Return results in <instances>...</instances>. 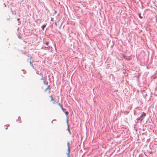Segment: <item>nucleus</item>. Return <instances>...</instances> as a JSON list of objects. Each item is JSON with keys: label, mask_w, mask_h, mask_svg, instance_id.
Listing matches in <instances>:
<instances>
[{"label": "nucleus", "mask_w": 157, "mask_h": 157, "mask_svg": "<svg viewBox=\"0 0 157 157\" xmlns=\"http://www.w3.org/2000/svg\"><path fill=\"white\" fill-rule=\"evenodd\" d=\"M67 151L68 153H67V155H70V144L69 142H67Z\"/></svg>", "instance_id": "1"}, {"label": "nucleus", "mask_w": 157, "mask_h": 157, "mask_svg": "<svg viewBox=\"0 0 157 157\" xmlns=\"http://www.w3.org/2000/svg\"><path fill=\"white\" fill-rule=\"evenodd\" d=\"M145 116L146 113L143 112L142 115L140 116V118H139V119H140V118H141V120H142Z\"/></svg>", "instance_id": "2"}, {"label": "nucleus", "mask_w": 157, "mask_h": 157, "mask_svg": "<svg viewBox=\"0 0 157 157\" xmlns=\"http://www.w3.org/2000/svg\"><path fill=\"white\" fill-rule=\"evenodd\" d=\"M41 76L42 77L40 79V80L43 81V83L44 84L47 85L48 84V82L46 83L45 79H44V78L43 77L42 75Z\"/></svg>", "instance_id": "3"}, {"label": "nucleus", "mask_w": 157, "mask_h": 157, "mask_svg": "<svg viewBox=\"0 0 157 157\" xmlns=\"http://www.w3.org/2000/svg\"><path fill=\"white\" fill-rule=\"evenodd\" d=\"M50 85H48V86H47V87L45 90H44V91L45 92L46 91L48 90H49V92L50 93Z\"/></svg>", "instance_id": "4"}, {"label": "nucleus", "mask_w": 157, "mask_h": 157, "mask_svg": "<svg viewBox=\"0 0 157 157\" xmlns=\"http://www.w3.org/2000/svg\"><path fill=\"white\" fill-rule=\"evenodd\" d=\"M49 97L50 98H51V101H52L54 100V99L52 95H51L49 96Z\"/></svg>", "instance_id": "5"}, {"label": "nucleus", "mask_w": 157, "mask_h": 157, "mask_svg": "<svg viewBox=\"0 0 157 157\" xmlns=\"http://www.w3.org/2000/svg\"><path fill=\"white\" fill-rule=\"evenodd\" d=\"M46 26V25H43L41 27L42 28L43 30H44V28Z\"/></svg>", "instance_id": "6"}, {"label": "nucleus", "mask_w": 157, "mask_h": 157, "mask_svg": "<svg viewBox=\"0 0 157 157\" xmlns=\"http://www.w3.org/2000/svg\"><path fill=\"white\" fill-rule=\"evenodd\" d=\"M30 64L31 66H32L33 67V63L32 62L30 61Z\"/></svg>", "instance_id": "7"}, {"label": "nucleus", "mask_w": 157, "mask_h": 157, "mask_svg": "<svg viewBox=\"0 0 157 157\" xmlns=\"http://www.w3.org/2000/svg\"><path fill=\"white\" fill-rule=\"evenodd\" d=\"M139 17L141 19H142V17L141 16V14L140 13H139Z\"/></svg>", "instance_id": "8"}, {"label": "nucleus", "mask_w": 157, "mask_h": 157, "mask_svg": "<svg viewBox=\"0 0 157 157\" xmlns=\"http://www.w3.org/2000/svg\"><path fill=\"white\" fill-rule=\"evenodd\" d=\"M58 105H59V106L61 108H62V106H62V105H61V104H60V103H59L58 104Z\"/></svg>", "instance_id": "9"}, {"label": "nucleus", "mask_w": 157, "mask_h": 157, "mask_svg": "<svg viewBox=\"0 0 157 157\" xmlns=\"http://www.w3.org/2000/svg\"><path fill=\"white\" fill-rule=\"evenodd\" d=\"M53 101V104H56V102L55 101V100H54L53 101Z\"/></svg>", "instance_id": "10"}, {"label": "nucleus", "mask_w": 157, "mask_h": 157, "mask_svg": "<svg viewBox=\"0 0 157 157\" xmlns=\"http://www.w3.org/2000/svg\"><path fill=\"white\" fill-rule=\"evenodd\" d=\"M61 108V109H62V110L64 112V110H65V109L63 108V106H62V108Z\"/></svg>", "instance_id": "11"}, {"label": "nucleus", "mask_w": 157, "mask_h": 157, "mask_svg": "<svg viewBox=\"0 0 157 157\" xmlns=\"http://www.w3.org/2000/svg\"><path fill=\"white\" fill-rule=\"evenodd\" d=\"M48 44H49V42H46V43H45V44H46V45H48Z\"/></svg>", "instance_id": "12"}, {"label": "nucleus", "mask_w": 157, "mask_h": 157, "mask_svg": "<svg viewBox=\"0 0 157 157\" xmlns=\"http://www.w3.org/2000/svg\"><path fill=\"white\" fill-rule=\"evenodd\" d=\"M65 113L67 114H68V112H66Z\"/></svg>", "instance_id": "13"}, {"label": "nucleus", "mask_w": 157, "mask_h": 157, "mask_svg": "<svg viewBox=\"0 0 157 157\" xmlns=\"http://www.w3.org/2000/svg\"><path fill=\"white\" fill-rule=\"evenodd\" d=\"M67 157H70V155H67Z\"/></svg>", "instance_id": "14"}, {"label": "nucleus", "mask_w": 157, "mask_h": 157, "mask_svg": "<svg viewBox=\"0 0 157 157\" xmlns=\"http://www.w3.org/2000/svg\"><path fill=\"white\" fill-rule=\"evenodd\" d=\"M4 4L5 5V6H6V5L4 3Z\"/></svg>", "instance_id": "15"}, {"label": "nucleus", "mask_w": 157, "mask_h": 157, "mask_svg": "<svg viewBox=\"0 0 157 157\" xmlns=\"http://www.w3.org/2000/svg\"><path fill=\"white\" fill-rule=\"evenodd\" d=\"M19 20V19L18 18V19H17V20H18H18Z\"/></svg>", "instance_id": "16"}]
</instances>
